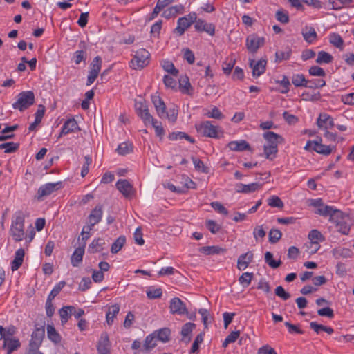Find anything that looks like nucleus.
<instances>
[{
	"instance_id": "26",
	"label": "nucleus",
	"mask_w": 354,
	"mask_h": 354,
	"mask_svg": "<svg viewBox=\"0 0 354 354\" xmlns=\"http://www.w3.org/2000/svg\"><path fill=\"white\" fill-rule=\"evenodd\" d=\"M24 255V250L22 248H19L15 252V259L11 262V270L12 271L17 270L22 265Z\"/></svg>"
},
{
	"instance_id": "51",
	"label": "nucleus",
	"mask_w": 354,
	"mask_h": 354,
	"mask_svg": "<svg viewBox=\"0 0 354 354\" xmlns=\"http://www.w3.org/2000/svg\"><path fill=\"white\" fill-rule=\"evenodd\" d=\"M236 60L234 59H227L222 65V68L223 71V73L226 75H229L231 73L232 70L234 68V66L235 64Z\"/></svg>"
},
{
	"instance_id": "13",
	"label": "nucleus",
	"mask_w": 354,
	"mask_h": 354,
	"mask_svg": "<svg viewBox=\"0 0 354 354\" xmlns=\"http://www.w3.org/2000/svg\"><path fill=\"white\" fill-rule=\"evenodd\" d=\"M267 61L261 59L258 62L253 59L250 60V66L252 68V75L254 77H258L266 71Z\"/></svg>"
},
{
	"instance_id": "21",
	"label": "nucleus",
	"mask_w": 354,
	"mask_h": 354,
	"mask_svg": "<svg viewBox=\"0 0 354 354\" xmlns=\"http://www.w3.org/2000/svg\"><path fill=\"white\" fill-rule=\"evenodd\" d=\"M227 147L234 151H251L250 144L244 140L231 141L227 144Z\"/></svg>"
},
{
	"instance_id": "22",
	"label": "nucleus",
	"mask_w": 354,
	"mask_h": 354,
	"mask_svg": "<svg viewBox=\"0 0 354 354\" xmlns=\"http://www.w3.org/2000/svg\"><path fill=\"white\" fill-rule=\"evenodd\" d=\"M253 253L251 251L239 256L237 260V268L239 270H244L252 261Z\"/></svg>"
},
{
	"instance_id": "46",
	"label": "nucleus",
	"mask_w": 354,
	"mask_h": 354,
	"mask_svg": "<svg viewBox=\"0 0 354 354\" xmlns=\"http://www.w3.org/2000/svg\"><path fill=\"white\" fill-rule=\"evenodd\" d=\"M265 261L273 269L279 268L281 264V261L280 260L275 261L273 259V254L270 252H266L265 253Z\"/></svg>"
},
{
	"instance_id": "5",
	"label": "nucleus",
	"mask_w": 354,
	"mask_h": 354,
	"mask_svg": "<svg viewBox=\"0 0 354 354\" xmlns=\"http://www.w3.org/2000/svg\"><path fill=\"white\" fill-rule=\"evenodd\" d=\"M196 129L203 136L216 138H218L220 127L214 125L211 121H205L196 126Z\"/></svg>"
},
{
	"instance_id": "1",
	"label": "nucleus",
	"mask_w": 354,
	"mask_h": 354,
	"mask_svg": "<svg viewBox=\"0 0 354 354\" xmlns=\"http://www.w3.org/2000/svg\"><path fill=\"white\" fill-rule=\"evenodd\" d=\"M25 215L22 211H17L12 218L10 234L16 242L23 240L24 237Z\"/></svg>"
},
{
	"instance_id": "48",
	"label": "nucleus",
	"mask_w": 354,
	"mask_h": 354,
	"mask_svg": "<svg viewBox=\"0 0 354 354\" xmlns=\"http://www.w3.org/2000/svg\"><path fill=\"white\" fill-rule=\"evenodd\" d=\"M19 147V143L12 142L0 144V149H5V153H11L15 152Z\"/></svg>"
},
{
	"instance_id": "24",
	"label": "nucleus",
	"mask_w": 354,
	"mask_h": 354,
	"mask_svg": "<svg viewBox=\"0 0 354 354\" xmlns=\"http://www.w3.org/2000/svg\"><path fill=\"white\" fill-rule=\"evenodd\" d=\"M157 339L155 333L147 335L144 341L142 348L140 350L145 354L149 353L157 345Z\"/></svg>"
},
{
	"instance_id": "23",
	"label": "nucleus",
	"mask_w": 354,
	"mask_h": 354,
	"mask_svg": "<svg viewBox=\"0 0 354 354\" xmlns=\"http://www.w3.org/2000/svg\"><path fill=\"white\" fill-rule=\"evenodd\" d=\"M21 346L19 340L17 338L10 337H5L3 348L7 349V354H11L14 351L17 350Z\"/></svg>"
},
{
	"instance_id": "4",
	"label": "nucleus",
	"mask_w": 354,
	"mask_h": 354,
	"mask_svg": "<svg viewBox=\"0 0 354 354\" xmlns=\"http://www.w3.org/2000/svg\"><path fill=\"white\" fill-rule=\"evenodd\" d=\"M150 53L145 48L136 51L133 59L131 61V67L133 69H141L146 66L149 61Z\"/></svg>"
},
{
	"instance_id": "49",
	"label": "nucleus",
	"mask_w": 354,
	"mask_h": 354,
	"mask_svg": "<svg viewBox=\"0 0 354 354\" xmlns=\"http://www.w3.org/2000/svg\"><path fill=\"white\" fill-rule=\"evenodd\" d=\"M162 66L165 71L168 72L169 73L171 74L175 77L178 76V70H177L174 67V65L169 60H165L162 62Z\"/></svg>"
},
{
	"instance_id": "19",
	"label": "nucleus",
	"mask_w": 354,
	"mask_h": 354,
	"mask_svg": "<svg viewBox=\"0 0 354 354\" xmlns=\"http://www.w3.org/2000/svg\"><path fill=\"white\" fill-rule=\"evenodd\" d=\"M98 354H110V342L106 333L101 335L97 346Z\"/></svg>"
},
{
	"instance_id": "14",
	"label": "nucleus",
	"mask_w": 354,
	"mask_h": 354,
	"mask_svg": "<svg viewBox=\"0 0 354 354\" xmlns=\"http://www.w3.org/2000/svg\"><path fill=\"white\" fill-rule=\"evenodd\" d=\"M194 28L197 31L205 32L211 36L215 34V26L212 23H207L201 19H196Z\"/></svg>"
},
{
	"instance_id": "33",
	"label": "nucleus",
	"mask_w": 354,
	"mask_h": 354,
	"mask_svg": "<svg viewBox=\"0 0 354 354\" xmlns=\"http://www.w3.org/2000/svg\"><path fill=\"white\" fill-rule=\"evenodd\" d=\"M310 328L313 329L317 334H319L320 332L324 331L329 335L333 333L334 330L330 326L319 324L316 322H311L310 323Z\"/></svg>"
},
{
	"instance_id": "43",
	"label": "nucleus",
	"mask_w": 354,
	"mask_h": 354,
	"mask_svg": "<svg viewBox=\"0 0 354 354\" xmlns=\"http://www.w3.org/2000/svg\"><path fill=\"white\" fill-rule=\"evenodd\" d=\"M133 145L131 142H124L119 145L117 151L120 155L125 156L133 151Z\"/></svg>"
},
{
	"instance_id": "42",
	"label": "nucleus",
	"mask_w": 354,
	"mask_h": 354,
	"mask_svg": "<svg viewBox=\"0 0 354 354\" xmlns=\"http://www.w3.org/2000/svg\"><path fill=\"white\" fill-rule=\"evenodd\" d=\"M329 41L334 46L342 49L344 46V40L342 37L336 32L331 33L329 35Z\"/></svg>"
},
{
	"instance_id": "3",
	"label": "nucleus",
	"mask_w": 354,
	"mask_h": 354,
	"mask_svg": "<svg viewBox=\"0 0 354 354\" xmlns=\"http://www.w3.org/2000/svg\"><path fill=\"white\" fill-rule=\"evenodd\" d=\"M197 19L195 12H190L189 14L180 17L177 21V27L174 30V32L179 36L183 35L185 30L192 26L194 22H196Z\"/></svg>"
},
{
	"instance_id": "45",
	"label": "nucleus",
	"mask_w": 354,
	"mask_h": 354,
	"mask_svg": "<svg viewBox=\"0 0 354 354\" xmlns=\"http://www.w3.org/2000/svg\"><path fill=\"white\" fill-rule=\"evenodd\" d=\"M292 53V50L290 48H286V50H278L275 53V61L281 62L283 60H288L290 59Z\"/></svg>"
},
{
	"instance_id": "52",
	"label": "nucleus",
	"mask_w": 354,
	"mask_h": 354,
	"mask_svg": "<svg viewBox=\"0 0 354 354\" xmlns=\"http://www.w3.org/2000/svg\"><path fill=\"white\" fill-rule=\"evenodd\" d=\"M65 285L66 282L64 281L58 283L51 290L47 299L48 300H53L60 292V291L65 286Z\"/></svg>"
},
{
	"instance_id": "47",
	"label": "nucleus",
	"mask_w": 354,
	"mask_h": 354,
	"mask_svg": "<svg viewBox=\"0 0 354 354\" xmlns=\"http://www.w3.org/2000/svg\"><path fill=\"white\" fill-rule=\"evenodd\" d=\"M275 82L281 86V89L278 90L281 93H287L290 91V82L287 76L283 75L282 80H275Z\"/></svg>"
},
{
	"instance_id": "36",
	"label": "nucleus",
	"mask_w": 354,
	"mask_h": 354,
	"mask_svg": "<svg viewBox=\"0 0 354 354\" xmlns=\"http://www.w3.org/2000/svg\"><path fill=\"white\" fill-rule=\"evenodd\" d=\"M120 310V306L118 304L112 305L109 308L108 312L106 315V322L109 325H111L113 322L115 317L118 315Z\"/></svg>"
},
{
	"instance_id": "15",
	"label": "nucleus",
	"mask_w": 354,
	"mask_h": 354,
	"mask_svg": "<svg viewBox=\"0 0 354 354\" xmlns=\"http://www.w3.org/2000/svg\"><path fill=\"white\" fill-rule=\"evenodd\" d=\"M196 328V324L192 322L185 324L181 329V342L187 344L190 342L192 337V332Z\"/></svg>"
},
{
	"instance_id": "37",
	"label": "nucleus",
	"mask_w": 354,
	"mask_h": 354,
	"mask_svg": "<svg viewBox=\"0 0 354 354\" xmlns=\"http://www.w3.org/2000/svg\"><path fill=\"white\" fill-rule=\"evenodd\" d=\"M73 310H74V306H64L59 310V313L62 325L65 324L68 322V318L72 315Z\"/></svg>"
},
{
	"instance_id": "57",
	"label": "nucleus",
	"mask_w": 354,
	"mask_h": 354,
	"mask_svg": "<svg viewBox=\"0 0 354 354\" xmlns=\"http://www.w3.org/2000/svg\"><path fill=\"white\" fill-rule=\"evenodd\" d=\"M269 241L272 243H276L282 236V233L277 229H271L269 232Z\"/></svg>"
},
{
	"instance_id": "29",
	"label": "nucleus",
	"mask_w": 354,
	"mask_h": 354,
	"mask_svg": "<svg viewBox=\"0 0 354 354\" xmlns=\"http://www.w3.org/2000/svg\"><path fill=\"white\" fill-rule=\"evenodd\" d=\"M308 239L311 241L310 244L315 245L313 252H316L319 247L318 241L324 240L323 235L317 230H312L308 234Z\"/></svg>"
},
{
	"instance_id": "60",
	"label": "nucleus",
	"mask_w": 354,
	"mask_h": 354,
	"mask_svg": "<svg viewBox=\"0 0 354 354\" xmlns=\"http://www.w3.org/2000/svg\"><path fill=\"white\" fill-rule=\"evenodd\" d=\"M193 160V163L196 170L201 171L205 174H207L209 172V169L206 166H205L203 162L199 159L195 158L194 157L192 158Z\"/></svg>"
},
{
	"instance_id": "63",
	"label": "nucleus",
	"mask_w": 354,
	"mask_h": 354,
	"mask_svg": "<svg viewBox=\"0 0 354 354\" xmlns=\"http://www.w3.org/2000/svg\"><path fill=\"white\" fill-rule=\"evenodd\" d=\"M150 124H151L153 127L155 129L156 136L160 138H162L165 134V130L162 126L161 122L157 121L156 120H153V121H152Z\"/></svg>"
},
{
	"instance_id": "18",
	"label": "nucleus",
	"mask_w": 354,
	"mask_h": 354,
	"mask_svg": "<svg viewBox=\"0 0 354 354\" xmlns=\"http://www.w3.org/2000/svg\"><path fill=\"white\" fill-rule=\"evenodd\" d=\"M262 184L258 183H252L248 185L243 183H238L235 186L236 192L238 193L249 194L254 192L255 191L260 189Z\"/></svg>"
},
{
	"instance_id": "59",
	"label": "nucleus",
	"mask_w": 354,
	"mask_h": 354,
	"mask_svg": "<svg viewBox=\"0 0 354 354\" xmlns=\"http://www.w3.org/2000/svg\"><path fill=\"white\" fill-rule=\"evenodd\" d=\"M102 66V59L100 56L95 57L90 64V70L99 73Z\"/></svg>"
},
{
	"instance_id": "2",
	"label": "nucleus",
	"mask_w": 354,
	"mask_h": 354,
	"mask_svg": "<svg viewBox=\"0 0 354 354\" xmlns=\"http://www.w3.org/2000/svg\"><path fill=\"white\" fill-rule=\"evenodd\" d=\"M17 101L13 103L12 107L20 111H23L35 102V94L32 91H22L17 95Z\"/></svg>"
},
{
	"instance_id": "31",
	"label": "nucleus",
	"mask_w": 354,
	"mask_h": 354,
	"mask_svg": "<svg viewBox=\"0 0 354 354\" xmlns=\"http://www.w3.org/2000/svg\"><path fill=\"white\" fill-rule=\"evenodd\" d=\"M104 244V239L101 238L95 239L93 241L89 244L88 248V252L89 253H95L97 252H100L103 250L102 245Z\"/></svg>"
},
{
	"instance_id": "61",
	"label": "nucleus",
	"mask_w": 354,
	"mask_h": 354,
	"mask_svg": "<svg viewBox=\"0 0 354 354\" xmlns=\"http://www.w3.org/2000/svg\"><path fill=\"white\" fill-rule=\"evenodd\" d=\"M309 74L313 76L325 77L326 72L323 68L317 66H313L308 70Z\"/></svg>"
},
{
	"instance_id": "38",
	"label": "nucleus",
	"mask_w": 354,
	"mask_h": 354,
	"mask_svg": "<svg viewBox=\"0 0 354 354\" xmlns=\"http://www.w3.org/2000/svg\"><path fill=\"white\" fill-rule=\"evenodd\" d=\"M179 87L182 93L190 95L189 90L192 91V86L187 76H181L179 79Z\"/></svg>"
},
{
	"instance_id": "35",
	"label": "nucleus",
	"mask_w": 354,
	"mask_h": 354,
	"mask_svg": "<svg viewBox=\"0 0 354 354\" xmlns=\"http://www.w3.org/2000/svg\"><path fill=\"white\" fill-rule=\"evenodd\" d=\"M168 138L170 140H177L185 139L186 140L189 141L190 143L195 142V140L193 138L190 137L186 133L181 132V131L172 132L169 135Z\"/></svg>"
},
{
	"instance_id": "10",
	"label": "nucleus",
	"mask_w": 354,
	"mask_h": 354,
	"mask_svg": "<svg viewBox=\"0 0 354 354\" xmlns=\"http://www.w3.org/2000/svg\"><path fill=\"white\" fill-rule=\"evenodd\" d=\"M169 308L172 314L181 315L187 313L185 304L178 297H174L171 299Z\"/></svg>"
},
{
	"instance_id": "27",
	"label": "nucleus",
	"mask_w": 354,
	"mask_h": 354,
	"mask_svg": "<svg viewBox=\"0 0 354 354\" xmlns=\"http://www.w3.org/2000/svg\"><path fill=\"white\" fill-rule=\"evenodd\" d=\"M84 247L80 245L73 252L71 257V262L73 267H77L79 264L82 263L84 254Z\"/></svg>"
},
{
	"instance_id": "53",
	"label": "nucleus",
	"mask_w": 354,
	"mask_h": 354,
	"mask_svg": "<svg viewBox=\"0 0 354 354\" xmlns=\"http://www.w3.org/2000/svg\"><path fill=\"white\" fill-rule=\"evenodd\" d=\"M334 209L335 208L333 207L324 204L321 208L316 209L315 214L325 216V217H326V216L330 217V216Z\"/></svg>"
},
{
	"instance_id": "9",
	"label": "nucleus",
	"mask_w": 354,
	"mask_h": 354,
	"mask_svg": "<svg viewBox=\"0 0 354 354\" xmlns=\"http://www.w3.org/2000/svg\"><path fill=\"white\" fill-rule=\"evenodd\" d=\"M102 205H97L95 207L92 209L88 216V225H87L88 230H92L93 227L99 223L102 217Z\"/></svg>"
},
{
	"instance_id": "41",
	"label": "nucleus",
	"mask_w": 354,
	"mask_h": 354,
	"mask_svg": "<svg viewBox=\"0 0 354 354\" xmlns=\"http://www.w3.org/2000/svg\"><path fill=\"white\" fill-rule=\"evenodd\" d=\"M126 242V237L124 236H120L112 244L111 247V252L112 254L118 253L124 246Z\"/></svg>"
},
{
	"instance_id": "64",
	"label": "nucleus",
	"mask_w": 354,
	"mask_h": 354,
	"mask_svg": "<svg viewBox=\"0 0 354 354\" xmlns=\"http://www.w3.org/2000/svg\"><path fill=\"white\" fill-rule=\"evenodd\" d=\"M275 295L277 296H278L279 297L281 298L283 300H288V299L290 298V294L288 292H286L284 288L279 286H277L276 288H275Z\"/></svg>"
},
{
	"instance_id": "28",
	"label": "nucleus",
	"mask_w": 354,
	"mask_h": 354,
	"mask_svg": "<svg viewBox=\"0 0 354 354\" xmlns=\"http://www.w3.org/2000/svg\"><path fill=\"white\" fill-rule=\"evenodd\" d=\"M301 34L304 40L308 44H311L317 38V34L315 28L311 26H305L302 29Z\"/></svg>"
},
{
	"instance_id": "20",
	"label": "nucleus",
	"mask_w": 354,
	"mask_h": 354,
	"mask_svg": "<svg viewBox=\"0 0 354 354\" xmlns=\"http://www.w3.org/2000/svg\"><path fill=\"white\" fill-rule=\"evenodd\" d=\"M151 98L158 115L160 118L165 116L166 106L163 100L157 94L152 95Z\"/></svg>"
},
{
	"instance_id": "50",
	"label": "nucleus",
	"mask_w": 354,
	"mask_h": 354,
	"mask_svg": "<svg viewBox=\"0 0 354 354\" xmlns=\"http://www.w3.org/2000/svg\"><path fill=\"white\" fill-rule=\"evenodd\" d=\"M253 277L254 274L252 272H244L239 278V281L243 287H248L250 284Z\"/></svg>"
},
{
	"instance_id": "58",
	"label": "nucleus",
	"mask_w": 354,
	"mask_h": 354,
	"mask_svg": "<svg viewBox=\"0 0 354 354\" xmlns=\"http://www.w3.org/2000/svg\"><path fill=\"white\" fill-rule=\"evenodd\" d=\"M335 226L337 227V232L342 233V234H345V235L348 234V233L350 232V226L346 223V218L344 220H343L342 221L339 222V223L335 225Z\"/></svg>"
},
{
	"instance_id": "8",
	"label": "nucleus",
	"mask_w": 354,
	"mask_h": 354,
	"mask_svg": "<svg viewBox=\"0 0 354 354\" xmlns=\"http://www.w3.org/2000/svg\"><path fill=\"white\" fill-rule=\"evenodd\" d=\"M265 44V38L254 35H249L246 39V47L251 53H255Z\"/></svg>"
},
{
	"instance_id": "40",
	"label": "nucleus",
	"mask_w": 354,
	"mask_h": 354,
	"mask_svg": "<svg viewBox=\"0 0 354 354\" xmlns=\"http://www.w3.org/2000/svg\"><path fill=\"white\" fill-rule=\"evenodd\" d=\"M333 60V57L330 53L325 51H319L317 54L316 63L319 64H330Z\"/></svg>"
},
{
	"instance_id": "55",
	"label": "nucleus",
	"mask_w": 354,
	"mask_h": 354,
	"mask_svg": "<svg viewBox=\"0 0 354 354\" xmlns=\"http://www.w3.org/2000/svg\"><path fill=\"white\" fill-rule=\"evenodd\" d=\"M268 204L272 207L282 208L283 203L277 196H272L268 199Z\"/></svg>"
},
{
	"instance_id": "34",
	"label": "nucleus",
	"mask_w": 354,
	"mask_h": 354,
	"mask_svg": "<svg viewBox=\"0 0 354 354\" xmlns=\"http://www.w3.org/2000/svg\"><path fill=\"white\" fill-rule=\"evenodd\" d=\"M199 251L201 252L205 253L207 255H209L223 254L226 252V250L219 246L213 245L202 247L201 248H200Z\"/></svg>"
},
{
	"instance_id": "39",
	"label": "nucleus",
	"mask_w": 354,
	"mask_h": 354,
	"mask_svg": "<svg viewBox=\"0 0 354 354\" xmlns=\"http://www.w3.org/2000/svg\"><path fill=\"white\" fill-rule=\"evenodd\" d=\"M346 217V215L344 214L341 210L335 208L329 217V221L333 223L335 225H337L339 223V222L344 220Z\"/></svg>"
},
{
	"instance_id": "12",
	"label": "nucleus",
	"mask_w": 354,
	"mask_h": 354,
	"mask_svg": "<svg viewBox=\"0 0 354 354\" xmlns=\"http://www.w3.org/2000/svg\"><path fill=\"white\" fill-rule=\"evenodd\" d=\"M117 189L126 198L131 197L133 194V185L126 179H120L116 183Z\"/></svg>"
},
{
	"instance_id": "7",
	"label": "nucleus",
	"mask_w": 354,
	"mask_h": 354,
	"mask_svg": "<svg viewBox=\"0 0 354 354\" xmlns=\"http://www.w3.org/2000/svg\"><path fill=\"white\" fill-rule=\"evenodd\" d=\"M320 141L322 139L320 138ZM305 150L313 149L318 153L328 156L332 152V148L329 145H325L321 143V142L311 141L307 142L304 147Z\"/></svg>"
},
{
	"instance_id": "62",
	"label": "nucleus",
	"mask_w": 354,
	"mask_h": 354,
	"mask_svg": "<svg viewBox=\"0 0 354 354\" xmlns=\"http://www.w3.org/2000/svg\"><path fill=\"white\" fill-rule=\"evenodd\" d=\"M135 109L136 111V113L139 117H140L143 113H145L147 111L149 110L148 106L145 102H135Z\"/></svg>"
},
{
	"instance_id": "32",
	"label": "nucleus",
	"mask_w": 354,
	"mask_h": 354,
	"mask_svg": "<svg viewBox=\"0 0 354 354\" xmlns=\"http://www.w3.org/2000/svg\"><path fill=\"white\" fill-rule=\"evenodd\" d=\"M157 340L162 342H167L170 339L171 330L169 328H163L154 331Z\"/></svg>"
},
{
	"instance_id": "44",
	"label": "nucleus",
	"mask_w": 354,
	"mask_h": 354,
	"mask_svg": "<svg viewBox=\"0 0 354 354\" xmlns=\"http://www.w3.org/2000/svg\"><path fill=\"white\" fill-rule=\"evenodd\" d=\"M292 83L296 87H306L307 80L303 74H295L292 77Z\"/></svg>"
},
{
	"instance_id": "25",
	"label": "nucleus",
	"mask_w": 354,
	"mask_h": 354,
	"mask_svg": "<svg viewBox=\"0 0 354 354\" xmlns=\"http://www.w3.org/2000/svg\"><path fill=\"white\" fill-rule=\"evenodd\" d=\"M78 129V124L76 120L73 118L68 119L66 120L61 130V132L58 136V138H61L64 135H66L71 132H74L76 129Z\"/></svg>"
},
{
	"instance_id": "6",
	"label": "nucleus",
	"mask_w": 354,
	"mask_h": 354,
	"mask_svg": "<svg viewBox=\"0 0 354 354\" xmlns=\"http://www.w3.org/2000/svg\"><path fill=\"white\" fill-rule=\"evenodd\" d=\"M62 187V183L61 181L46 183L38 189L37 194L35 197L38 201H41L44 197L49 196L54 192L60 189Z\"/></svg>"
},
{
	"instance_id": "17",
	"label": "nucleus",
	"mask_w": 354,
	"mask_h": 354,
	"mask_svg": "<svg viewBox=\"0 0 354 354\" xmlns=\"http://www.w3.org/2000/svg\"><path fill=\"white\" fill-rule=\"evenodd\" d=\"M185 12V6L182 4H178L170 6L165 10L161 16L165 19H171L175 17L177 15L183 14Z\"/></svg>"
},
{
	"instance_id": "56",
	"label": "nucleus",
	"mask_w": 354,
	"mask_h": 354,
	"mask_svg": "<svg viewBox=\"0 0 354 354\" xmlns=\"http://www.w3.org/2000/svg\"><path fill=\"white\" fill-rule=\"evenodd\" d=\"M263 151L266 155V158L268 159L272 160L273 158L271 157V156L273 155L274 156L276 155V153L278 151V147L264 145Z\"/></svg>"
},
{
	"instance_id": "30",
	"label": "nucleus",
	"mask_w": 354,
	"mask_h": 354,
	"mask_svg": "<svg viewBox=\"0 0 354 354\" xmlns=\"http://www.w3.org/2000/svg\"><path fill=\"white\" fill-rule=\"evenodd\" d=\"M47 336L48 339L55 344L61 342V335L57 333L53 325H47Z\"/></svg>"
},
{
	"instance_id": "11",
	"label": "nucleus",
	"mask_w": 354,
	"mask_h": 354,
	"mask_svg": "<svg viewBox=\"0 0 354 354\" xmlns=\"http://www.w3.org/2000/svg\"><path fill=\"white\" fill-rule=\"evenodd\" d=\"M44 335L45 330L44 326L36 328L32 333L29 347H40Z\"/></svg>"
},
{
	"instance_id": "16",
	"label": "nucleus",
	"mask_w": 354,
	"mask_h": 354,
	"mask_svg": "<svg viewBox=\"0 0 354 354\" xmlns=\"http://www.w3.org/2000/svg\"><path fill=\"white\" fill-rule=\"evenodd\" d=\"M263 137L267 142L266 145L270 146L278 147L279 144L282 143L284 141V139L281 136L273 131L265 132L263 134Z\"/></svg>"
},
{
	"instance_id": "54",
	"label": "nucleus",
	"mask_w": 354,
	"mask_h": 354,
	"mask_svg": "<svg viewBox=\"0 0 354 354\" xmlns=\"http://www.w3.org/2000/svg\"><path fill=\"white\" fill-rule=\"evenodd\" d=\"M306 88H319L326 85V82L324 80H307Z\"/></svg>"
}]
</instances>
